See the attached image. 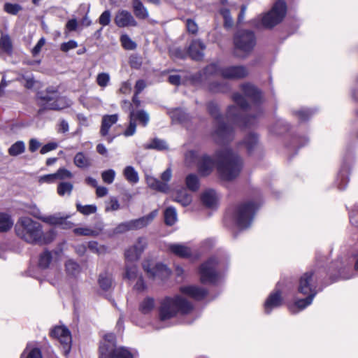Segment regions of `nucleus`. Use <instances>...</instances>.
I'll return each instance as SVG.
<instances>
[{"label":"nucleus","instance_id":"obj_53","mask_svg":"<svg viewBox=\"0 0 358 358\" xmlns=\"http://www.w3.org/2000/svg\"><path fill=\"white\" fill-rule=\"evenodd\" d=\"M55 176V180H64L66 179H71L73 178V173L64 169V168H60L57 170V172L54 173Z\"/></svg>","mask_w":358,"mask_h":358},{"label":"nucleus","instance_id":"obj_14","mask_svg":"<svg viewBox=\"0 0 358 358\" xmlns=\"http://www.w3.org/2000/svg\"><path fill=\"white\" fill-rule=\"evenodd\" d=\"M217 126L214 132L213 136L217 143L228 141L233 138L232 127L224 120H220V115L216 117Z\"/></svg>","mask_w":358,"mask_h":358},{"label":"nucleus","instance_id":"obj_15","mask_svg":"<svg viewBox=\"0 0 358 358\" xmlns=\"http://www.w3.org/2000/svg\"><path fill=\"white\" fill-rule=\"evenodd\" d=\"M147 246V241L143 237L138 238L136 243L125 251V258L127 263H133L137 261L142 252Z\"/></svg>","mask_w":358,"mask_h":358},{"label":"nucleus","instance_id":"obj_43","mask_svg":"<svg viewBox=\"0 0 358 358\" xmlns=\"http://www.w3.org/2000/svg\"><path fill=\"white\" fill-rule=\"evenodd\" d=\"M13 224L10 217L6 213H0V231H6L10 229Z\"/></svg>","mask_w":358,"mask_h":358},{"label":"nucleus","instance_id":"obj_2","mask_svg":"<svg viewBox=\"0 0 358 358\" xmlns=\"http://www.w3.org/2000/svg\"><path fill=\"white\" fill-rule=\"evenodd\" d=\"M217 167L221 177L226 180L236 178L243 168L241 158L231 150L224 149L216 153Z\"/></svg>","mask_w":358,"mask_h":358},{"label":"nucleus","instance_id":"obj_21","mask_svg":"<svg viewBox=\"0 0 358 358\" xmlns=\"http://www.w3.org/2000/svg\"><path fill=\"white\" fill-rule=\"evenodd\" d=\"M282 298L280 291H275L270 294L264 303V310L268 314L273 308L282 305Z\"/></svg>","mask_w":358,"mask_h":358},{"label":"nucleus","instance_id":"obj_41","mask_svg":"<svg viewBox=\"0 0 358 358\" xmlns=\"http://www.w3.org/2000/svg\"><path fill=\"white\" fill-rule=\"evenodd\" d=\"M155 306L154 299L148 297L140 303L139 310L143 314H148L154 309Z\"/></svg>","mask_w":358,"mask_h":358},{"label":"nucleus","instance_id":"obj_32","mask_svg":"<svg viewBox=\"0 0 358 358\" xmlns=\"http://www.w3.org/2000/svg\"><path fill=\"white\" fill-rule=\"evenodd\" d=\"M243 145L246 148L249 154H251L258 148V138L255 134H250L245 136L243 141Z\"/></svg>","mask_w":358,"mask_h":358},{"label":"nucleus","instance_id":"obj_52","mask_svg":"<svg viewBox=\"0 0 358 358\" xmlns=\"http://www.w3.org/2000/svg\"><path fill=\"white\" fill-rule=\"evenodd\" d=\"M76 208L78 212L85 215H89L95 213L96 211V206L95 205L83 206L80 203H77Z\"/></svg>","mask_w":358,"mask_h":358},{"label":"nucleus","instance_id":"obj_64","mask_svg":"<svg viewBox=\"0 0 358 358\" xmlns=\"http://www.w3.org/2000/svg\"><path fill=\"white\" fill-rule=\"evenodd\" d=\"M186 27L189 33L196 34L198 31V25L196 22L192 19L186 20Z\"/></svg>","mask_w":358,"mask_h":358},{"label":"nucleus","instance_id":"obj_20","mask_svg":"<svg viewBox=\"0 0 358 358\" xmlns=\"http://www.w3.org/2000/svg\"><path fill=\"white\" fill-rule=\"evenodd\" d=\"M206 46L200 39H194L191 41L188 48L189 57L196 61L202 60L204 57L203 51Z\"/></svg>","mask_w":358,"mask_h":358},{"label":"nucleus","instance_id":"obj_8","mask_svg":"<svg viewBox=\"0 0 358 358\" xmlns=\"http://www.w3.org/2000/svg\"><path fill=\"white\" fill-rule=\"evenodd\" d=\"M207 74H219L222 78L231 80L243 79L248 76V69L242 65L220 67L217 64H211L205 69Z\"/></svg>","mask_w":358,"mask_h":358},{"label":"nucleus","instance_id":"obj_26","mask_svg":"<svg viewBox=\"0 0 358 358\" xmlns=\"http://www.w3.org/2000/svg\"><path fill=\"white\" fill-rule=\"evenodd\" d=\"M117 115H106L102 118L101 127L100 129V134L102 136H106L108 134L109 130L111 127L115 124L117 121Z\"/></svg>","mask_w":358,"mask_h":358},{"label":"nucleus","instance_id":"obj_29","mask_svg":"<svg viewBox=\"0 0 358 358\" xmlns=\"http://www.w3.org/2000/svg\"><path fill=\"white\" fill-rule=\"evenodd\" d=\"M146 182L148 185L152 189L162 192H167L169 187L167 183L162 182L152 176H146Z\"/></svg>","mask_w":358,"mask_h":358},{"label":"nucleus","instance_id":"obj_9","mask_svg":"<svg viewBox=\"0 0 358 358\" xmlns=\"http://www.w3.org/2000/svg\"><path fill=\"white\" fill-rule=\"evenodd\" d=\"M257 42L254 31L248 29H241L236 31L234 36V45L236 50L245 55L252 51Z\"/></svg>","mask_w":358,"mask_h":358},{"label":"nucleus","instance_id":"obj_39","mask_svg":"<svg viewBox=\"0 0 358 358\" xmlns=\"http://www.w3.org/2000/svg\"><path fill=\"white\" fill-rule=\"evenodd\" d=\"M73 189V185L69 182H61L58 184L57 192L60 196H70Z\"/></svg>","mask_w":358,"mask_h":358},{"label":"nucleus","instance_id":"obj_23","mask_svg":"<svg viewBox=\"0 0 358 358\" xmlns=\"http://www.w3.org/2000/svg\"><path fill=\"white\" fill-rule=\"evenodd\" d=\"M180 292L192 299L200 300L202 299L207 294L206 289L196 286H185L180 287Z\"/></svg>","mask_w":358,"mask_h":358},{"label":"nucleus","instance_id":"obj_46","mask_svg":"<svg viewBox=\"0 0 358 358\" xmlns=\"http://www.w3.org/2000/svg\"><path fill=\"white\" fill-rule=\"evenodd\" d=\"M113 279L110 275L103 273L99 275V283L103 290H108L112 286Z\"/></svg>","mask_w":358,"mask_h":358},{"label":"nucleus","instance_id":"obj_59","mask_svg":"<svg viewBox=\"0 0 358 358\" xmlns=\"http://www.w3.org/2000/svg\"><path fill=\"white\" fill-rule=\"evenodd\" d=\"M22 358H42L41 352L38 348H27L22 355Z\"/></svg>","mask_w":358,"mask_h":358},{"label":"nucleus","instance_id":"obj_49","mask_svg":"<svg viewBox=\"0 0 358 358\" xmlns=\"http://www.w3.org/2000/svg\"><path fill=\"white\" fill-rule=\"evenodd\" d=\"M3 10L10 15H16L22 10V6L18 3H5Z\"/></svg>","mask_w":358,"mask_h":358},{"label":"nucleus","instance_id":"obj_58","mask_svg":"<svg viewBox=\"0 0 358 358\" xmlns=\"http://www.w3.org/2000/svg\"><path fill=\"white\" fill-rule=\"evenodd\" d=\"M115 177V171L113 169H108L101 173V178L105 183L111 184Z\"/></svg>","mask_w":358,"mask_h":358},{"label":"nucleus","instance_id":"obj_25","mask_svg":"<svg viewBox=\"0 0 358 358\" xmlns=\"http://www.w3.org/2000/svg\"><path fill=\"white\" fill-rule=\"evenodd\" d=\"M203 203L208 208H214L218 202V196L216 192L211 189L205 190L201 195Z\"/></svg>","mask_w":358,"mask_h":358},{"label":"nucleus","instance_id":"obj_62","mask_svg":"<svg viewBox=\"0 0 358 358\" xmlns=\"http://www.w3.org/2000/svg\"><path fill=\"white\" fill-rule=\"evenodd\" d=\"M78 47V43L76 41L70 40L68 42H64L61 44L60 50L62 52H66L70 50L75 49Z\"/></svg>","mask_w":358,"mask_h":358},{"label":"nucleus","instance_id":"obj_28","mask_svg":"<svg viewBox=\"0 0 358 358\" xmlns=\"http://www.w3.org/2000/svg\"><path fill=\"white\" fill-rule=\"evenodd\" d=\"M132 8L138 19L144 20L148 17V10L141 0H132Z\"/></svg>","mask_w":358,"mask_h":358},{"label":"nucleus","instance_id":"obj_61","mask_svg":"<svg viewBox=\"0 0 358 358\" xmlns=\"http://www.w3.org/2000/svg\"><path fill=\"white\" fill-rule=\"evenodd\" d=\"M111 20V13L110 11L106 10L103 11L99 18V22L103 27L107 26L110 24Z\"/></svg>","mask_w":358,"mask_h":358},{"label":"nucleus","instance_id":"obj_6","mask_svg":"<svg viewBox=\"0 0 358 358\" xmlns=\"http://www.w3.org/2000/svg\"><path fill=\"white\" fill-rule=\"evenodd\" d=\"M37 100L38 104L46 110H59L71 104V101L61 96L55 87H48L45 90L38 92Z\"/></svg>","mask_w":358,"mask_h":358},{"label":"nucleus","instance_id":"obj_4","mask_svg":"<svg viewBox=\"0 0 358 358\" xmlns=\"http://www.w3.org/2000/svg\"><path fill=\"white\" fill-rule=\"evenodd\" d=\"M192 308V304L181 296L166 297L161 301L159 317L161 320H166L176 315L178 313L187 314Z\"/></svg>","mask_w":358,"mask_h":358},{"label":"nucleus","instance_id":"obj_56","mask_svg":"<svg viewBox=\"0 0 358 358\" xmlns=\"http://www.w3.org/2000/svg\"><path fill=\"white\" fill-rule=\"evenodd\" d=\"M120 208V205L117 198L112 196L109 201L106 202L105 210L106 212L115 211Z\"/></svg>","mask_w":358,"mask_h":358},{"label":"nucleus","instance_id":"obj_13","mask_svg":"<svg viewBox=\"0 0 358 358\" xmlns=\"http://www.w3.org/2000/svg\"><path fill=\"white\" fill-rule=\"evenodd\" d=\"M51 336L59 341L64 355L69 352L71 347V335L69 330L64 326L55 327L50 333Z\"/></svg>","mask_w":358,"mask_h":358},{"label":"nucleus","instance_id":"obj_10","mask_svg":"<svg viewBox=\"0 0 358 358\" xmlns=\"http://www.w3.org/2000/svg\"><path fill=\"white\" fill-rule=\"evenodd\" d=\"M257 206L253 202H245L239 204L234 214V220L241 229L248 227L253 219Z\"/></svg>","mask_w":358,"mask_h":358},{"label":"nucleus","instance_id":"obj_35","mask_svg":"<svg viewBox=\"0 0 358 358\" xmlns=\"http://www.w3.org/2000/svg\"><path fill=\"white\" fill-rule=\"evenodd\" d=\"M123 175L126 180L130 183H137L139 180L138 172L133 166H127L123 171Z\"/></svg>","mask_w":358,"mask_h":358},{"label":"nucleus","instance_id":"obj_55","mask_svg":"<svg viewBox=\"0 0 358 358\" xmlns=\"http://www.w3.org/2000/svg\"><path fill=\"white\" fill-rule=\"evenodd\" d=\"M125 277L129 280L138 277V270L135 264L127 263Z\"/></svg>","mask_w":358,"mask_h":358},{"label":"nucleus","instance_id":"obj_30","mask_svg":"<svg viewBox=\"0 0 358 358\" xmlns=\"http://www.w3.org/2000/svg\"><path fill=\"white\" fill-rule=\"evenodd\" d=\"M65 271L68 276L76 278L80 273V266L73 259H69L65 263Z\"/></svg>","mask_w":358,"mask_h":358},{"label":"nucleus","instance_id":"obj_38","mask_svg":"<svg viewBox=\"0 0 358 358\" xmlns=\"http://www.w3.org/2000/svg\"><path fill=\"white\" fill-rule=\"evenodd\" d=\"M187 187L193 192L197 191L199 188V180L196 174L190 173L185 178Z\"/></svg>","mask_w":358,"mask_h":358},{"label":"nucleus","instance_id":"obj_33","mask_svg":"<svg viewBox=\"0 0 358 358\" xmlns=\"http://www.w3.org/2000/svg\"><path fill=\"white\" fill-rule=\"evenodd\" d=\"M74 164L78 168H87L91 166L90 157L83 152H78L74 157Z\"/></svg>","mask_w":358,"mask_h":358},{"label":"nucleus","instance_id":"obj_31","mask_svg":"<svg viewBox=\"0 0 358 358\" xmlns=\"http://www.w3.org/2000/svg\"><path fill=\"white\" fill-rule=\"evenodd\" d=\"M192 196L185 189L178 190L174 196L173 201L182 206H187L192 202Z\"/></svg>","mask_w":358,"mask_h":358},{"label":"nucleus","instance_id":"obj_47","mask_svg":"<svg viewBox=\"0 0 358 358\" xmlns=\"http://www.w3.org/2000/svg\"><path fill=\"white\" fill-rule=\"evenodd\" d=\"M73 233L78 236H96L98 232L88 227H77L73 229Z\"/></svg>","mask_w":358,"mask_h":358},{"label":"nucleus","instance_id":"obj_12","mask_svg":"<svg viewBox=\"0 0 358 358\" xmlns=\"http://www.w3.org/2000/svg\"><path fill=\"white\" fill-rule=\"evenodd\" d=\"M217 261L211 257L199 268L200 280L203 284H214L218 280V273L216 271Z\"/></svg>","mask_w":358,"mask_h":358},{"label":"nucleus","instance_id":"obj_42","mask_svg":"<svg viewBox=\"0 0 358 358\" xmlns=\"http://www.w3.org/2000/svg\"><path fill=\"white\" fill-rule=\"evenodd\" d=\"M164 220L167 225H173L177 221V213L174 208H167L164 212Z\"/></svg>","mask_w":358,"mask_h":358},{"label":"nucleus","instance_id":"obj_57","mask_svg":"<svg viewBox=\"0 0 358 358\" xmlns=\"http://www.w3.org/2000/svg\"><path fill=\"white\" fill-rule=\"evenodd\" d=\"M220 13L222 15L224 20V27L227 28L231 27L234 24V21L231 16L229 10L227 8H222L220 10Z\"/></svg>","mask_w":358,"mask_h":358},{"label":"nucleus","instance_id":"obj_27","mask_svg":"<svg viewBox=\"0 0 358 358\" xmlns=\"http://www.w3.org/2000/svg\"><path fill=\"white\" fill-rule=\"evenodd\" d=\"M236 124L240 127H248L255 123V117L252 113H234Z\"/></svg>","mask_w":358,"mask_h":358},{"label":"nucleus","instance_id":"obj_19","mask_svg":"<svg viewBox=\"0 0 358 358\" xmlns=\"http://www.w3.org/2000/svg\"><path fill=\"white\" fill-rule=\"evenodd\" d=\"M115 24L118 27H136L138 23L131 13L126 10H118L114 18Z\"/></svg>","mask_w":358,"mask_h":358},{"label":"nucleus","instance_id":"obj_63","mask_svg":"<svg viewBox=\"0 0 358 358\" xmlns=\"http://www.w3.org/2000/svg\"><path fill=\"white\" fill-rule=\"evenodd\" d=\"M38 182L40 184L54 183V182H56L55 174L54 173H51V174H47V175L41 176L38 177Z\"/></svg>","mask_w":358,"mask_h":358},{"label":"nucleus","instance_id":"obj_18","mask_svg":"<svg viewBox=\"0 0 358 358\" xmlns=\"http://www.w3.org/2000/svg\"><path fill=\"white\" fill-rule=\"evenodd\" d=\"M149 119L148 113H130L129 125L124 131V135L127 137L133 136L136 132L137 123L145 127L148 123Z\"/></svg>","mask_w":358,"mask_h":358},{"label":"nucleus","instance_id":"obj_5","mask_svg":"<svg viewBox=\"0 0 358 358\" xmlns=\"http://www.w3.org/2000/svg\"><path fill=\"white\" fill-rule=\"evenodd\" d=\"M286 11L285 2L278 0L274 3L271 10L253 19L251 24L257 28L271 29L282 20L286 15Z\"/></svg>","mask_w":358,"mask_h":358},{"label":"nucleus","instance_id":"obj_45","mask_svg":"<svg viewBox=\"0 0 358 358\" xmlns=\"http://www.w3.org/2000/svg\"><path fill=\"white\" fill-rule=\"evenodd\" d=\"M25 150V145L23 141H19L12 145L8 149V153L10 156H17L23 153Z\"/></svg>","mask_w":358,"mask_h":358},{"label":"nucleus","instance_id":"obj_54","mask_svg":"<svg viewBox=\"0 0 358 358\" xmlns=\"http://www.w3.org/2000/svg\"><path fill=\"white\" fill-rule=\"evenodd\" d=\"M120 41L122 47L129 50H134L136 44L134 42L127 34H123L120 37Z\"/></svg>","mask_w":358,"mask_h":358},{"label":"nucleus","instance_id":"obj_7","mask_svg":"<svg viewBox=\"0 0 358 358\" xmlns=\"http://www.w3.org/2000/svg\"><path fill=\"white\" fill-rule=\"evenodd\" d=\"M99 358H133L134 355L127 348L115 347V337L113 334H108L99 348Z\"/></svg>","mask_w":358,"mask_h":358},{"label":"nucleus","instance_id":"obj_17","mask_svg":"<svg viewBox=\"0 0 358 358\" xmlns=\"http://www.w3.org/2000/svg\"><path fill=\"white\" fill-rule=\"evenodd\" d=\"M144 271L151 278H165L170 274L169 269L164 264H156L148 261L143 264Z\"/></svg>","mask_w":358,"mask_h":358},{"label":"nucleus","instance_id":"obj_36","mask_svg":"<svg viewBox=\"0 0 358 358\" xmlns=\"http://www.w3.org/2000/svg\"><path fill=\"white\" fill-rule=\"evenodd\" d=\"M200 157L197 150H188L185 154V164L188 166H193L196 164L198 165Z\"/></svg>","mask_w":358,"mask_h":358},{"label":"nucleus","instance_id":"obj_37","mask_svg":"<svg viewBox=\"0 0 358 358\" xmlns=\"http://www.w3.org/2000/svg\"><path fill=\"white\" fill-rule=\"evenodd\" d=\"M145 149H155L159 151L168 150V145L164 140L159 138H154L150 143L144 145Z\"/></svg>","mask_w":358,"mask_h":358},{"label":"nucleus","instance_id":"obj_44","mask_svg":"<svg viewBox=\"0 0 358 358\" xmlns=\"http://www.w3.org/2000/svg\"><path fill=\"white\" fill-rule=\"evenodd\" d=\"M233 101L241 109H248L250 104L245 97L239 92H235L232 95Z\"/></svg>","mask_w":358,"mask_h":358},{"label":"nucleus","instance_id":"obj_1","mask_svg":"<svg viewBox=\"0 0 358 358\" xmlns=\"http://www.w3.org/2000/svg\"><path fill=\"white\" fill-rule=\"evenodd\" d=\"M15 231L18 237L31 244H48L55 238V232L51 229L45 233L43 231L40 223L29 217H21L15 225Z\"/></svg>","mask_w":358,"mask_h":358},{"label":"nucleus","instance_id":"obj_51","mask_svg":"<svg viewBox=\"0 0 358 358\" xmlns=\"http://www.w3.org/2000/svg\"><path fill=\"white\" fill-rule=\"evenodd\" d=\"M172 122L175 124L179 123L185 127L188 126L187 122L189 120L188 113H173L171 117Z\"/></svg>","mask_w":358,"mask_h":358},{"label":"nucleus","instance_id":"obj_16","mask_svg":"<svg viewBox=\"0 0 358 358\" xmlns=\"http://www.w3.org/2000/svg\"><path fill=\"white\" fill-rule=\"evenodd\" d=\"M240 90L244 96L248 97L253 103L259 104L263 99L262 92L250 83H244L240 85Z\"/></svg>","mask_w":358,"mask_h":358},{"label":"nucleus","instance_id":"obj_24","mask_svg":"<svg viewBox=\"0 0 358 358\" xmlns=\"http://www.w3.org/2000/svg\"><path fill=\"white\" fill-rule=\"evenodd\" d=\"M168 250L175 255L182 258L189 257L192 255V250L190 248L180 243L168 245Z\"/></svg>","mask_w":358,"mask_h":358},{"label":"nucleus","instance_id":"obj_22","mask_svg":"<svg viewBox=\"0 0 358 358\" xmlns=\"http://www.w3.org/2000/svg\"><path fill=\"white\" fill-rule=\"evenodd\" d=\"M215 162L213 159L206 155L201 156L198 162L199 172L203 176L209 175L213 170Z\"/></svg>","mask_w":358,"mask_h":358},{"label":"nucleus","instance_id":"obj_48","mask_svg":"<svg viewBox=\"0 0 358 358\" xmlns=\"http://www.w3.org/2000/svg\"><path fill=\"white\" fill-rule=\"evenodd\" d=\"M52 259V256L50 252L44 251L41 254L39 257L38 265L42 268H47Z\"/></svg>","mask_w":358,"mask_h":358},{"label":"nucleus","instance_id":"obj_60","mask_svg":"<svg viewBox=\"0 0 358 358\" xmlns=\"http://www.w3.org/2000/svg\"><path fill=\"white\" fill-rule=\"evenodd\" d=\"M110 81V76L107 73H99L96 78L97 84L101 87H106Z\"/></svg>","mask_w":358,"mask_h":358},{"label":"nucleus","instance_id":"obj_40","mask_svg":"<svg viewBox=\"0 0 358 358\" xmlns=\"http://www.w3.org/2000/svg\"><path fill=\"white\" fill-rule=\"evenodd\" d=\"M0 49L7 54H10L12 52L13 45L11 39L8 35H1L0 38Z\"/></svg>","mask_w":358,"mask_h":358},{"label":"nucleus","instance_id":"obj_11","mask_svg":"<svg viewBox=\"0 0 358 358\" xmlns=\"http://www.w3.org/2000/svg\"><path fill=\"white\" fill-rule=\"evenodd\" d=\"M157 214L158 211L155 210L148 215L138 219L122 222L113 229V234H123L130 230H136L143 228L152 222Z\"/></svg>","mask_w":358,"mask_h":358},{"label":"nucleus","instance_id":"obj_3","mask_svg":"<svg viewBox=\"0 0 358 358\" xmlns=\"http://www.w3.org/2000/svg\"><path fill=\"white\" fill-rule=\"evenodd\" d=\"M317 276L315 271H308L303 273L299 282L298 291L299 293L307 295L306 299L297 300L295 303L289 306L292 313L303 310L312 303L313 300L317 293Z\"/></svg>","mask_w":358,"mask_h":358},{"label":"nucleus","instance_id":"obj_50","mask_svg":"<svg viewBox=\"0 0 358 358\" xmlns=\"http://www.w3.org/2000/svg\"><path fill=\"white\" fill-rule=\"evenodd\" d=\"M88 248L90 251L97 255H103L107 252V248L103 245H99L96 241L88 243Z\"/></svg>","mask_w":358,"mask_h":358},{"label":"nucleus","instance_id":"obj_34","mask_svg":"<svg viewBox=\"0 0 358 358\" xmlns=\"http://www.w3.org/2000/svg\"><path fill=\"white\" fill-rule=\"evenodd\" d=\"M66 218H68V216L63 217L60 213H56L48 216L44 215L42 221L50 225H62L66 224L65 220Z\"/></svg>","mask_w":358,"mask_h":358}]
</instances>
